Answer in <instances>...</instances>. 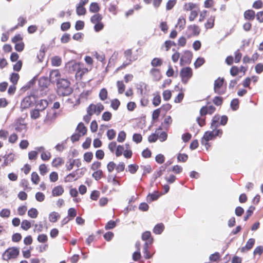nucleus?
Listing matches in <instances>:
<instances>
[{
  "instance_id": "obj_11",
  "label": "nucleus",
  "mask_w": 263,
  "mask_h": 263,
  "mask_svg": "<svg viewBox=\"0 0 263 263\" xmlns=\"http://www.w3.org/2000/svg\"><path fill=\"white\" fill-rule=\"evenodd\" d=\"M79 170H77L68 174L65 178V182H72L77 180L79 176L76 177V176L79 174Z\"/></svg>"
},
{
  "instance_id": "obj_20",
  "label": "nucleus",
  "mask_w": 263,
  "mask_h": 263,
  "mask_svg": "<svg viewBox=\"0 0 263 263\" xmlns=\"http://www.w3.org/2000/svg\"><path fill=\"white\" fill-rule=\"evenodd\" d=\"M189 31H191L192 33L194 35H197L199 34L200 29L199 27L195 25H190L188 27Z\"/></svg>"
},
{
  "instance_id": "obj_39",
  "label": "nucleus",
  "mask_w": 263,
  "mask_h": 263,
  "mask_svg": "<svg viewBox=\"0 0 263 263\" xmlns=\"http://www.w3.org/2000/svg\"><path fill=\"white\" fill-rule=\"evenodd\" d=\"M20 76L18 73H12L11 74L10 80L13 84H16L19 79Z\"/></svg>"
},
{
  "instance_id": "obj_41",
  "label": "nucleus",
  "mask_w": 263,
  "mask_h": 263,
  "mask_svg": "<svg viewBox=\"0 0 263 263\" xmlns=\"http://www.w3.org/2000/svg\"><path fill=\"white\" fill-rule=\"evenodd\" d=\"M40 110L39 108L35 109L32 110L30 112V116L32 119H36L40 117Z\"/></svg>"
},
{
  "instance_id": "obj_7",
  "label": "nucleus",
  "mask_w": 263,
  "mask_h": 263,
  "mask_svg": "<svg viewBox=\"0 0 263 263\" xmlns=\"http://www.w3.org/2000/svg\"><path fill=\"white\" fill-rule=\"evenodd\" d=\"M192 53L190 51H185L180 58V64L181 65L190 64L192 58Z\"/></svg>"
},
{
  "instance_id": "obj_30",
  "label": "nucleus",
  "mask_w": 263,
  "mask_h": 263,
  "mask_svg": "<svg viewBox=\"0 0 263 263\" xmlns=\"http://www.w3.org/2000/svg\"><path fill=\"white\" fill-rule=\"evenodd\" d=\"M31 227V224L30 221L27 220H23L21 223V227L22 229L25 231H27Z\"/></svg>"
},
{
  "instance_id": "obj_61",
  "label": "nucleus",
  "mask_w": 263,
  "mask_h": 263,
  "mask_svg": "<svg viewBox=\"0 0 263 263\" xmlns=\"http://www.w3.org/2000/svg\"><path fill=\"white\" fill-rule=\"evenodd\" d=\"M107 136L109 140H112L116 136V132L113 129L108 130Z\"/></svg>"
},
{
  "instance_id": "obj_18",
  "label": "nucleus",
  "mask_w": 263,
  "mask_h": 263,
  "mask_svg": "<svg viewBox=\"0 0 263 263\" xmlns=\"http://www.w3.org/2000/svg\"><path fill=\"white\" fill-rule=\"evenodd\" d=\"M132 51L131 49H127L124 51L125 56L126 57V59H127V60L128 61V63H127L126 64L124 63L123 64L124 66H125L128 65L129 64H130L132 61L135 60V58H132Z\"/></svg>"
},
{
  "instance_id": "obj_6",
  "label": "nucleus",
  "mask_w": 263,
  "mask_h": 263,
  "mask_svg": "<svg viewBox=\"0 0 263 263\" xmlns=\"http://www.w3.org/2000/svg\"><path fill=\"white\" fill-rule=\"evenodd\" d=\"M224 79L219 78L214 82V92L218 95H223L225 93V89H221L223 85Z\"/></svg>"
},
{
  "instance_id": "obj_64",
  "label": "nucleus",
  "mask_w": 263,
  "mask_h": 263,
  "mask_svg": "<svg viewBox=\"0 0 263 263\" xmlns=\"http://www.w3.org/2000/svg\"><path fill=\"white\" fill-rule=\"evenodd\" d=\"M84 27V23L82 21H78L76 23L75 29L77 30H81L83 29Z\"/></svg>"
},
{
  "instance_id": "obj_32",
  "label": "nucleus",
  "mask_w": 263,
  "mask_h": 263,
  "mask_svg": "<svg viewBox=\"0 0 263 263\" xmlns=\"http://www.w3.org/2000/svg\"><path fill=\"white\" fill-rule=\"evenodd\" d=\"M61 62V59L59 57L55 56L51 59V63L53 66H59Z\"/></svg>"
},
{
  "instance_id": "obj_4",
  "label": "nucleus",
  "mask_w": 263,
  "mask_h": 263,
  "mask_svg": "<svg viewBox=\"0 0 263 263\" xmlns=\"http://www.w3.org/2000/svg\"><path fill=\"white\" fill-rule=\"evenodd\" d=\"M193 71L191 68L186 67L181 69L180 76L181 78L182 82L186 84L190 78L192 77Z\"/></svg>"
},
{
  "instance_id": "obj_56",
  "label": "nucleus",
  "mask_w": 263,
  "mask_h": 263,
  "mask_svg": "<svg viewBox=\"0 0 263 263\" xmlns=\"http://www.w3.org/2000/svg\"><path fill=\"white\" fill-rule=\"evenodd\" d=\"M120 104V101L117 99L112 100L111 102V106L114 110H117Z\"/></svg>"
},
{
  "instance_id": "obj_10",
  "label": "nucleus",
  "mask_w": 263,
  "mask_h": 263,
  "mask_svg": "<svg viewBox=\"0 0 263 263\" xmlns=\"http://www.w3.org/2000/svg\"><path fill=\"white\" fill-rule=\"evenodd\" d=\"M50 83L51 81L48 77H43L39 80V85L42 88H47Z\"/></svg>"
},
{
  "instance_id": "obj_44",
  "label": "nucleus",
  "mask_w": 263,
  "mask_h": 263,
  "mask_svg": "<svg viewBox=\"0 0 263 263\" xmlns=\"http://www.w3.org/2000/svg\"><path fill=\"white\" fill-rule=\"evenodd\" d=\"M107 90L105 88H102L100 90V93H99L100 99L101 100L104 101L107 98Z\"/></svg>"
},
{
  "instance_id": "obj_33",
  "label": "nucleus",
  "mask_w": 263,
  "mask_h": 263,
  "mask_svg": "<svg viewBox=\"0 0 263 263\" xmlns=\"http://www.w3.org/2000/svg\"><path fill=\"white\" fill-rule=\"evenodd\" d=\"M103 172L101 170H99L98 171H95L92 176V177L97 181L99 180L102 177Z\"/></svg>"
},
{
  "instance_id": "obj_14",
  "label": "nucleus",
  "mask_w": 263,
  "mask_h": 263,
  "mask_svg": "<svg viewBox=\"0 0 263 263\" xmlns=\"http://www.w3.org/2000/svg\"><path fill=\"white\" fill-rule=\"evenodd\" d=\"M219 115H215L213 117L211 124V128L212 129H216L219 126Z\"/></svg>"
},
{
  "instance_id": "obj_40",
  "label": "nucleus",
  "mask_w": 263,
  "mask_h": 263,
  "mask_svg": "<svg viewBox=\"0 0 263 263\" xmlns=\"http://www.w3.org/2000/svg\"><path fill=\"white\" fill-rule=\"evenodd\" d=\"M255 210V207L253 206H250L248 210L246 212V215L244 217V220L247 221L248 218L252 215L254 210Z\"/></svg>"
},
{
  "instance_id": "obj_21",
  "label": "nucleus",
  "mask_w": 263,
  "mask_h": 263,
  "mask_svg": "<svg viewBox=\"0 0 263 263\" xmlns=\"http://www.w3.org/2000/svg\"><path fill=\"white\" fill-rule=\"evenodd\" d=\"M159 197V194L158 192H155L152 194H149L146 198L147 201L148 202H152L156 200Z\"/></svg>"
},
{
  "instance_id": "obj_16",
  "label": "nucleus",
  "mask_w": 263,
  "mask_h": 263,
  "mask_svg": "<svg viewBox=\"0 0 263 263\" xmlns=\"http://www.w3.org/2000/svg\"><path fill=\"white\" fill-rule=\"evenodd\" d=\"M255 16V11L252 10H248L244 13L245 19L248 20H253Z\"/></svg>"
},
{
  "instance_id": "obj_38",
  "label": "nucleus",
  "mask_w": 263,
  "mask_h": 263,
  "mask_svg": "<svg viewBox=\"0 0 263 263\" xmlns=\"http://www.w3.org/2000/svg\"><path fill=\"white\" fill-rule=\"evenodd\" d=\"M118 92L120 94L123 93L125 90V86L122 81H118L117 83Z\"/></svg>"
},
{
  "instance_id": "obj_54",
  "label": "nucleus",
  "mask_w": 263,
  "mask_h": 263,
  "mask_svg": "<svg viewBox=\"0 0 263 263\" xmlns=\"http://www.w3.org/2000/svg\"><path fill=\"white\" fill-rule=\"evenodd\" d=\"M138 165L136 164H130L128 166V171L131 174H135L138 169Z\"/></svg>"
},
{
  "instance_id": "obj_24",
  "label": "nucleus",
  "mask_w": 263,
  "mask_h": 263,
  "mask_svg": "<svg viewBox=\"0 0 263 263\" xmlns=\"http://www.w3.org/2000/svg\"><path fill=\"white\" fill-rule=\"evenodd\" d=\"M151 64L154 68L159 67L162 65V60L160 58H155L152 60Z\"/></svg>"
},
{
  "instance_id": "obj_49",
  "label": "nucleus",
  "mask_w": 263,
  "mask_h": 263,
  "mask_svg": "<svg viewBox=\"0 0 263 263\" xmlns=\"http://www.w3.org/2000/svg\"><path fill=\"white\" fill-rule=\"evenodd\" d=\"M94 56L98 61L100 62H103L105 60V55L102 52L99 53L98 52H95Z\"/></svg>"
},
{
  "instance_id": "obj_37",
  "label": "nucleus",
  "mask_w": 263,
  "mask_h": 263,
  "mask_svg": "<svg viewBox=\"0 0 263 263\" xmlns=\"http://www.w3.org/2000/svg\"><path fill=\"white\" fill-rule=\"evenodd\" d=\"M196 5L192 3H186L184 6V9L185 11H191L195 10Z\"/></svg>"
},
{
  "instance_id": "obj_59",
  "label": "nucleus",
  "mask_w": 263,
  "mask_h": 263,
  "mask_svg": "<svg viewBox=\"0 0 263 263\" xmlns=\"http://www.w3.org/2000/svg\"><path fill=\"white\" fill-rule=\"evenodd\" d=\"M111 114L109 111L104 112L102 116V120L105 121H108L111 119Z\"/></svg>"
},
{
  "instance_id": "obj_1",
  "label": "nucleus",
  "mask_w": 263,
  "mask_h": 263,
  "mask_svg": "<svg viewBox=\"0 0 263 263\" xmlns=\"http://www.w3.org/2000/svg\"><path fill=\"white\" fill-rule=\"evenodd\" d=\"M57 93L60 96H68L73 92L70 81L66 79L58 80L57 83Z\"/></svg>"
},
{
  "instance_id": "obj_9",
  "label": "nucleus",
  "mask_w": 263,
  "mask_h": 263,
  "mask_svg": "<svg viewBox=\"0 0 263 263\" xmlns=\"http://www.w3.org/2000/svg\"><path fill=\"white\" fill-rule=\"evenodd\" d=\"M150 74L153 77L154 81H158L161 78V74L159 69L155 68H153L149 71Z\"/></svg>"
},
{
  "instance_id": "obj_51",
  "label": "nucleus",
  "mask_w": 263,
  "mask_h": 263,
  "mask_svg": "<svg viewBox=\"0 0 263 263\" xmlns=\"http://www.w3.org/2000/svg\"><path fill=\"white\" fill-rule=\"evenodd\" d=\"M199 10V9L197 7V9L196 10H192V11H191V14L189 16V20L190 21H193L195 18L198 15V11Z\"/></svg>"
},
{
  "instance_id": "obj_42",
  "label": "nucleus",
  "mask_w": 263,
  "mask_h": 263,
  "mask_svg": "<svg viewBox=\"0 0 263 263\" xmlns=\"http://www.w3.org/2000/svg\"><path fill=\"white\" fill-rule=\"evenodd\" d=\"M142 239L145 241H148L151 239H153L151 238V233L149 231H146L142 235Z\"/></svg>"
},
{
  "instance_id": "obj_28",
  "label": "nucleus",
  "mask_w": 263,
  "mask_h": 263,
  "mask_svg": "<svg viewBox=\"0 0 263 263\" xmlns=\"http://www.w3.org/2000/svg\"><path fill=\"white\" fill-rule=\"evenodd\" d=\"M4 163L7 165L8 164L12 162L14 159V155L10 153L5 156L4 157Z\"/></svg>"
},
{
  "instance_id": "obj_47",
  "label": "nucleus",
  "mask_w": 263,
  "mask_h": 263,
  "mask_svg": "<svg viewBox=\"0 0 263 263\" xmlns=\"http://www.w3.org/2000/svg\"><path fill=\"white\" fill-rule=\"evenodd\" d=\"M163 98L165 101H168L172 96V92L169 90H165L162 93Z\"/></svg>"
},
{
  "instance_id": "obj_53",
  "label": "nucleus",
  "mask_w": 263,
  "mask_h": 263,
  "mask_svg": "<svg viewBox=\"0 0 263 263\" xmlns=\"http://www.w3.org/2000/svg\"><path fill=\"white\" fill-rule=\"evenodd\" d=\"M230 72L231 76H236L239 72V68L236 66H233L231 67Z\"/></svg>"
},
{
  "instance_id": "obj_34",
  "label": "nucleus",
  "mask_w": 263,
  "mask_h": 263,
  "mask_svg": "<svg viewBox=\"0 0 263 263\" xmlns=\"http://www.w3.org/2000/svg\"><path fill=\"white\" fill-rule=\"evenodd\" d=\"M38 215V211L35 208H31L28 211V215L31 218H35Z\"/></svg>"
},
{
  "instance_id": "obj_43",
  "label": "nucleus",
  "mask_w": 263,
  "mask_h": 263,
  "mask_svg": "<svg viewBox=\"0 0 263 263\" xmlns=\"http://www.w3.org/2000/svg\"><path fill=\"white\" fill-rule=\"evenodd\" d=\"M10 215V211L8 209H4L0 212V216L2 218H8Z\"/></svg>"
},
{
  "instance_id": "obj_26",
  "label": "nucleus",
  "mask_w": 263,
  "mask_h": 263,
  "mask_svg": "<svg viewBox=\"0 0 263 263\" xmlns=\"http://www.w3.org/2000/svg\"><path fill=\"white\" fill-rule=\"evenodd\" d=\"M186 24V21L185 18L183 16H180L178 20L177 24L176 25V27H178L180 30L182 29Z\"/></svg>"
},
{
  "instance_id": "obj_29",
  "label": "nucleus",
  "mask_w": 263,
  "mask_h": 263,
  "mask_svg": "<svg viewBox=\"0 0 263 263\" xmlns=\"http://www.w3.org/2000/svg\"><path fill=\"white\" fill-rule=\"evenodd\" d=\"M48 104V103L47 100H40V103L37 104V107L38 108H39V109H40V110L42 111L44 110L47 107Z\"/></svg>"
},
{
  "instance_id": "obj_36",
  "label": "nucleus",
  "mask_w": 263,
  "mask_h": 263,
  "mask_svg": "<svg viewBox=\"0 0 263 263\" xmlns=\"http://www.w3.org/2000/svg\"><path fill=\"white\" fill-rule=\"evenodd\" d=\"M100 10V7L97 3H92L89 7V11L93 13H96Z\"/></svg>"
},
{
  "instance_id": "obj_2",
  "label": "nucleus",
  "mask_w": 263,
  "mask_h": 263,
  "mask_svg": "<svg viewBox=\"0 0 263 263\" xmlns=\"http://www.w3.org/2000/svg\"><path fill=\"white\" fill-rule=\"evenodd\" d=\"M20 251L17 247H11L7 249L3 254V259L8 260L11 259L15 258L19 255Z\"/></svg>"
},
{
  "instance_id": "obj_57",
  "label": "nucleus",
  "mask_w": 263,
  "mask_h": 263,
  "mask_svg": "<svg viewBox=\"0 0 263 263\" xmlns=\"http://www.w3.org/2000/svg\"><path fill=\"white\" fill-rule=\"evenodd\" d=\"M93 157V154L91 152L85 153L84 155V159L87 162H90Z\"/></svg>"
},
{
  "instance_id": "obj_63",
  "label": "nucleus",
  "mask_w": 263,
  "mask_h": 263,
  "mask_svg": "<svg viewBox=\"0 0 263 263\" xmlns=\"http://www.w3.org/2000/svg\"><path fill=\"white\" fill-rule=\"evenodd\" d=\"M213 102L216 106H220L222 104L223 100L220 97L216 96L214 98Z\"/></svg>"
},
{
  "instance_id": "obj_46",
  "label": "nucleus",
  "mask_w": 263,
  "mask_h": 263,
  "mask_svg": "<svg viewBox=\"0 0 263 263\" xmlns=\"http://www.w3.org/2000/svg\"><path fill=\"white\" fill-rule=\"evenodd\" d=\"M204 62H205V61H204V58H200V57L197 58V59L194 63V66H195V68H198L199 67H200L201 65H202L204 64Z\"/></svg>"
},
{
  "instance_id": "obj_35",
  "label": "nucleus",
  "mask_w": 263,
  "mask_h": 263,
  "mask_svg": "<svg viewBox=\"0 0 263 263\" xmlns=\"http://www.w3.org/2000/svg\"><path fill=\"white\" fill-rule=\"evenodd\" d=\"M97 106L93 104H91L87 108V114L92 115L96 113Z\"/></svg>"
},
{
  "instance_id": "obj_58",
  "label": "nucleus",
  "mask_w": 263,
  "mask_h": 263,
  "mask_svg": "<svg viewBox=\"0 0 263 263\" xmlns=\"http://www.w3.org/2000/svg\"><path fill=\"white\" fill-rule=\"evenodd\" d=\"M116 226V222L113 220L109 221L105 227L106 230H110L114 229Z\"/></svg>"
},
{
  "instance_id": "obj_5",
  "label": "nucleus",
  "mask_w": 263,
  "mask_h": 263,
  "mask_svg": "<svg viewBox=\"0 0 263 263\" xmlns=\"http://www.w3.org/2000/svg\"><path fill=\"white\" fill-rule=\"evenodd\" d=\"M215 139V137L213 135V131H206L204 133L203 137L201 139V144L203 145H204L206 149H208L211 146L209 141L210 140H212Z\"/></svg>"
},
{
  "instance_id": "obj_23",
  "label": "nucleus",
  "mask_w": 263,
  "mask_h": 263,
  "mask_svg": "<svg viewBox=\"0 0 263 263\" xmlns=\"http://www.w3.org/2000/svg\"><path fill=\"white\" fill-rule=\"evenodd\" d=\"M102 19V15L99 13H96L91 16L90 18V21L92 23L95 24L97 23L101 22V21Z\"/></svg>"
},
{
  "instance_id": "obj_62",
  "label": "nucleus",
  "mask_w": 263,
  "mask_h": 263,
  "mask_svg": "<svg viewBox=\"0 0 263 263\" xmlns=\"http://www.w3.org/2000/svg\"><path fill=\"white\" fill-rule=\"evenodd\" d=\"M35 199L37 201L39 202H42L45 199V195L42 192H37L35 194Z\"/></svg>"
},
{
  "instance_id": "obj_8",
  "label": "nucleus",
  "mask_w": 263,
  "mask_h": 263,
  "mask_svg": "<svg viewBox=\"0 0 263 263\" xmlns=\"http://www.w3.org/2000/svg\"><path fill=\"white\" fill-rule=\"evenodd\" d=\"M60 77V73L58 70H53L50 71L49 79L51 81V83H54L57 82L58 80H60L59 77Z\"/></svg>"
},
{
  "instance_id": "obj_50",
  "label": "nucleus",
  "mask_w": 263,
  "mask_h": 263,
  "mask_svg": "<svg viewBox=\"0 0 263 263\" xmlns=\"http://www.w3.org/2000/svg\"><path fill=\"white\" fill-rule=\"evenodd\" d=\"M158 139L161 142H164L165 141L167 137V135L165 132H162L160 135H159V131H157Z\"/></svg>"
},
{
  "instance_id": "obj_12",
  "label": "nucleus",
  "mask_w": 263,
  "mask_h": 263,
  "mask_svg": "<svg viewBox=\"0 0 263 263\" xmlns=\"http://www.w3.org/2000/svg\"><path fill=\"white\" fill-rule=\"evenodd\" d=\"M31 103V97L30 96L26 97L22 100L21 107L22 109L27 108L30 106Z\"/></svg>"
},
{
  "instance_id": "obj_45",
  "label": "nucleus",
  "mask_w": 263,
  "mask_h": 263,
  "mask_svg": "<svg viewBox=\"0 0 263 263\" xmlns=\"http://www.w3.org/2000/svg\"><path fill=\"white\" fill-rule=\"evenodd\" d=\"M76 12H77V14L78 15H84L86 13V9L83 6L77 5V8H76Z\"/></svg>"
},
{
  "instance_id": "obj_52",
  "label": "nucleus",
  "mask_w": 263,
  "mask_h": 263,
  "mask_svg": "<svg viewBox=\"0 0 263 263\" xmlns=\"http://www.w3.org/2000/svg\"><path fill=\"white\" fill-rule=\"evenodd\" d=\"M51 154L48 152H43L41 155V158L43 161H47L49 160Z\"/></svg>"
},
{
  "instance_id": "obj_27",
  "label": "nucleus",
  "mask_w": 263,
  "mask_h": 263,
  "mask_svg": "<svg viewBox=\"0 0 263 263\" xmlns=\"http://www.w3.org/2000/svg\"><path fill=\"white\" fill-rule=\"evenodd\" d=\"M215 17L211 16L208 18L207 22L205 24V27L206 29L212 28L214 25Z\"/></svg>"
},
{
  "instance_id": "obj_17",
  "label": "nucleus",
  "mask_w": 263,
  "mask_h": 263,
  "mask_svg": "<svg viewBox=\"0 0 263 263\" xmlns=\"http://www.w3.org/2000/svg\"><path fill=\"white\" fill-rule=\"evenodd\" d=\"M164 229V226L162 223L156 224L153 229V232L157 235L161 234Z\"/></svg>"
},
{
  "instance_id": "obj_15",
  "label": "nucleus",
  "mask_w": 263,
  "mask_h": 263,
  "mask_svg": "<svg viewBox=\"0 0 263 263\" xmlns=\"http://www.w3.org/2000/svg\"><path fill=\"white\" fill-rule=\"evenodd\" d=\"M255 243V239L254 238H250L246 243L245 247L241 248V251L245 252L250 250Z\"/></svg>"
},
{
  "instance_id": "obj_22",
  "label": "nucleus",
  "mask_w": 263,
  "mask_h": 263,
  "mask_svg": "<svg viewBox=\"0 0 263 263\" xmlns=\"http://www.w3.org/2000/svg\"><path fill=\"white\" fill-rule=\"evenodd\" d=\"M162 128L161 127H159L157 130L155 131V133L154 134H151L148 137V141L150 143L155 142L157 141L158 139V136H157V131H159L160 130H161Z\"/></svg>"
},
{
  "instance_id": "obj_48",
  "label": "nucleus",
  "mask_w": 263,
  "mask_h": 263,
  "mask_svg": "<svg viewBox=\"0 0 263 263\" xmlns=\"http://www.w3.org/2000/svg\"><path fill=\"white\" fill-rule=\"evenodd\" d=\"M31 180L35 184H37L40 181L39 175L36 172H33L31 174Z\"/></svg>"
},
{
  "instance_id": "obj_3",
  "label": "nucleus",
  "mask_w": 263,
  "mask_h": 263,
  "mask_svg": "<svg viewBox=\"0 0 263 263\" xmlns=\"http://www.w3.org/2000/svg\"><path fill=\"white\" fill-rule=\"evenodd\" d=\"M15 130L21 134L22 137H24L27 130V126L25 120L22 118H19L16 120L14 124Z\"/></svg>"
},
{
  "instance_id": "obj_13",
  "label": "nucleus",
  "mask_w": 263,
  "mask_h": 263,
  "mask_svg": "<svg viewBox=\"0 0 263 263\" xmlns=\"http://www.w3.org/2000/svg\"><path fill=\"white\" fill-rule=\"evenodd\" d=\"M64 193V189L61 185L54 187L52 191V195L53 196H59Z\"/></svg>"
},
{
  "instance_id": "obj_55",
  "label": "nucleus",
  "mask_w": 263,
  "mask_h": 263,
  "mask_svg": "<svg viewBox=\"0 0 263 263\" xmlns=\"http://www.w3.org/2000/svg\"><path fill=\"white\" fill-rule=\"evenodd\" d=\"M126 138V134L124 131H121L118 134L117 141L119 142H123Z\"/></svg>"
},
{
  "instance_id": "obj_31",
  "label": "nucleus",
  "mask_w": 263,
  "mask_h": 263,
  "mask_svg": "<svg viewBox=\"0 0 263 263\" xmlns=\"http://www.w3.org/2000/svg\"><path fill=\"white\" fill-rule=\"evenodd\" d=\"M231 107L233 110H237L239 108V100L238 99H234L231 102Z\"/></svg>"
},
{
  "instance_id": "obj_25",
  "label": "nucleus",
  "mask_w": 263,
  "mask_h": 263,
  "mask_svg": "<svg viewBox=\"0 0 263 263\" xmlns=\"http://www.w3.org/2000/svg\"><path fill=\"white\" fill-rule=\"evenodd\" d=\"M60 218V215L55 212H51L49 216V220L51 222H56Z\"/></svg>"
},
{
  "instance_id": "obj_19",
  "label": "nucleus",
  "mask_w": 263,
  "mask_h": 263,
  "mask_svg": "<svg viewBox=\"0 0 263 263\" xmlns=\"http://www.w3.org/2000/svg\"><path fill=\"white\" fill-rule=\"evenodd\" d=\"M77 130L82 136L85 135L87 132V128L83 123H80L77 127Z\"/></svg>"
},
{
  "instance_id": "obj_60",
  "label": "nucleus",
  "mask_w": 263,
  "mask_h": 263,
  "mask_svg": "<svg viewBox=\"0 0 263 263\" xmlns=\"http://www.w3.org/2000/svg\"><path fill=\"white\" fill-rule=\"evenodd\" d=\"M133 140L137 143H140L142 140V137L140 134H134L133 136Z\"/></svg>"
}]
</instances>
